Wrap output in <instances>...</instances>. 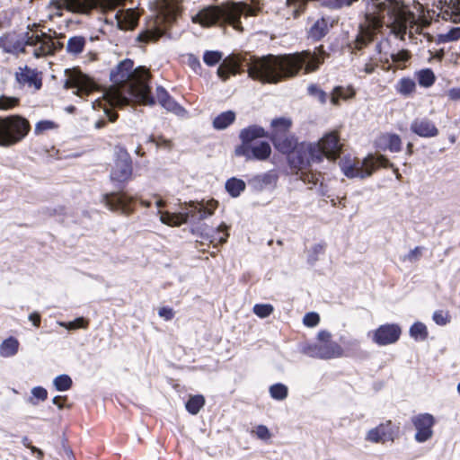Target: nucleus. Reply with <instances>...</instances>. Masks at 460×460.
<instances>
[{
	"label": "nucleus",
	"mask_w": 460,
	"mask_h": 460,
	"mask_svg": "<svg viewBox=\"0 0 460 460\" xmlns=\"http://www.w3.org/2000/svg\"><path fill=\"white\" fill-rule=\"evenodd\" d=\"M110 77L114 84L102 91L101 96L91 101L93 109L102 108L110 121H115L117 114L111 112L108 106L126 105L130 98H135L146 105L155 104L148 86V71L142 66L134 68L131 59L119 62L111 72Z\"/></svg>",
	"instance_id": "1"
},
{
	"label": "nucleus",
	"mask_w": 460,
	"mask_h": 460,
	"mask_svg": "<svg viewBox=\"0 0 460 460\" xmlns=\"http://www.w3.org/2000/svg\"><path fill=\"white\" fill-rule=\"evenodd\" d=\"M326 53L320 46L313 52L305 50L293 54L252 58L248 63V74L263 83H278L293 77L304 67L306 74L318 69L325 59Z\"/></svg>",
	"instance_id": "2"
},
{
	"label": "nucleus",
	"mask_w": 460,
	"mask_h": 460,
	"mask_svg": "<svg viewBox=\"0 0 460 460\" xmlns=\"http://www.w3.org/2000/svg\"><path fill=\"white\" fill-rule=\"evenodd\" d=\"M384 24L391 28L394 34L403 38L407 30L412 33L416 26L415 15L411 13L401 0H371L367 5L365 22L360 25L361 35L357 39V46L372 40L375 32Z\"/></svg>",
	"instance_id": "3"
},
{
	"label": "nucleus",
	"mask_w": 460,
	"mask_h": 460,
	"mask_svg": "<svg viewBox=\"0 0 460 460\" xmlns=\"http://www.w3.org/2000/svg\"><path fill=\"white\" fill-rule=\"evenodd\" d=\"M342 144L337 131L324 134L317 142L301 143L296 151V161L292 163L300 170L314 163H321L326 157L330 161H335L341 155Z\"/></svg>",
	"instance_id": "4"
},
{
	"label": "nucleus",
	"mask_w": 460,
	"mask_h": 460,
	"mask_svg": "<svg viewBox=\"0 0 460 460\" xmlns=\"http://www.w3.org/2000/svg\"><path fill=\"white\" fill-rule=\"evenodd\" d=\"M254 14V10L246 4L229 3L222 6H210L201 10L192 18L202 26H211L217 22L229 23L234 29L242 31L241 16Z\"/></svg>",
	"instance_id": "5"
},
{
	"label": "nucleus",
	"mask_w": 460,
	"mask_h": 460,
	"mask_svg": "<svg viewBox=\"0 0 460 460\" xmlns=\"http://www.w3.org/2000/svg\"><path fill=\"white\" fill-rule=\"evenodd\" d=\"M30 131V121L21 115L0 117V147L9 148L21 143Z\"/></svg>",
	"instance_id": "6"
},
{
	"label": "nucleus",
	"mask_w": 460,
	"mask_h": 460,
	"mask_svg": "<svg viewBox=\"0 0 460 460\" xmlns=\"http://www.w3.org/2000/svg\"><path fill=\"white\" fill-rule=\"evenodd\" d=\"M341 172L348 178L364 179L372 175L379 167L392 166L384 155H368L363 160L344 156L339 163Z\"/></svg>",
	"instance_id": "7"
},
{
	"label": "nucleus",
	"mask_w": 460,
	"mask_h": 460,
	"mask_svg": "<svg viewBox=\"0 0 460 460\" xmlns=\"http://www.w3.org/2000/svg\"><path fill=\"white\" fill-rule=\"evenodd\" d=\"M217 207L216 200H208L204 202H191L186 208L185 212L181 213H170V212H159L160 221L170 226H179L190 217L192 219L202 220L208 217L213 215L215 209Z\"/></svg>",
	"instance_id": "8"
},
{
	"label": "nucleus",
	"mask_w": 460,
	"mask_h": 460,
	"mask_svg": "<svg viewBox=\"0 0 460 460\" xmlns=\"http://www.w3.org/2000/svg\"><path fill=\"white\" fill-rule=\"evenodd\" d=\"M127 0H51L50 7L55 9V15L60 16L61 10L72 13H86L99 6L102 11H111L125 4Z\"/></svg>",
	"instance_id": "9"
},
{
	"label": "nucleus",
	"mask_w": 460,
	"mask_h": 460,
	"mask_svg": "<svg viewBox=\"0 0 460 460\" xmlns=\"http://www.w3.org/2000/svg\"><path fill=\"white\" fill-rule=\"evenodd\" d=\"M160 8L161 12L156 19L149 23L146 30L137 36L139 41L149 42L158 40L165 31L162 23L164 22H171L180 11L179 4L174 0H163Z\"/></svg>",
	"instance_id": "10"
},
{
	"label": "nucleus",
	"mask_w": 460,
	"mask_h": 460,
	"mask_svg": "<svg viewBox=\"0 0 460 460\" xmlns=\"http://www.w3.org/2000/svg\"><path fill=\"white\" fill-rule=\"evenodd\" d=\"M305 352L309 357L321 359L337 358L344 355L343 349L332 340V334L327 331H320L316 342L308 345Z\"/></svg>",
	"instance_id": "11"
},
{
	"label": "nucleus",
	"mask_w": 460,
	"mask_h": 460,
	"mask_svg": "<svg viewBox=\"0 0 460 460\" xmlns=\"http://www.w3.org/2000/svg\"><path fill=\"white\" fill-rule=\"evenodd\" d=\"M37 27L38 24L35 22L27 25L31 31L26 32L25 45V47L31 48V51L35 58L51 55L61 48V44L54 40L50 36L45 33L38 34L37 31H33Z\"/></svg>",
	"instance_id": "12"
},
{
	"label": "nucleus",
	"mask_w": 460,
	"mask_h": 460,
	"mask_svg": "<svg viewBox=\"0 0 460 460\" xmlns=\"http://www.w3.org/2000/svg\"><path fill=\"white\" fill-rule=\"evenodd\" d=\"M65 86L74 89V93L81 98L98 90L96 84L80 71H73L66 79Z\"/></svg>",
	"instance_id": "13"
},
{
	"label": "nucleus",
	"mask_w": 460,
	"mask_h": 460,
	"mask_svg": "<svg viewBox=\"0 0 460 460\" xmlns=\"http://www.w3.org/2000/svg\"><path fill=\"white\" fill-rule=\"evenodd\" d=\"M235 154L244 156L247 160L264 161L270 157L271 148L266 141L245 143L235 149Z\"/></svg>",
	"instance_id": "14"
},
{
	"label": "nucleus",
	"mask_w": 460,
	"mask_h": 460,
	"mask_svg": "<svg viewBox=\"0 0 460 460\" xmlns=\"http://www.w3.org/2000/svg\"><path fill=\"white\" fill-rule=\"evenodd\" d=\"M402 334L401 327L396 323H385L376 328L372 334V341L379 346L395 343Z\"/></svg>",
	"instance_id": "15"
},
{
	"label": "nucleus",
	"mask_w": 460,
	"mask_h": 460,
	"mask_svg": "<svg viewBox=\"0 0 460 460\" xmlns=\"http://www.w3.org/2000/svg\"><path fill=\"white\" fill-rule=\"evenodd\" d=\"M132 174V163L130 156L126 152L120 153L114 162L111 172V179L123 182L130 179Z\"/></svg>",
	"instance_id": "16"
},
{
	"label": "nucleus",
	"mask_w": 460,
	"mask_h": 460,
	"mask_svg": "<svg viewBox=\"0 0 460 460\" xmlns=\"http://www.w3.org/2000/svg\"><path fill=\"white\" fill-rule=\"evenodd\" d=\"M412 423L416 429L415 439L418 442H425L432 437L435 419L431 414H419L412 418Z\"/></svg>",
	"instance_id": "17"
},
{
	"label": "nucleus",
	"mask_w": 460,
	"mask_h": 460,
	"mask_svg": "<svg viewBox=\"0 0 460 460\" xmlns=\"http://www.w3.org/2000/svg\"><path fill=\"white\" fill-rule=\"evenodd\" d=\"M15 78L20 85L34 92L40 90L42 85L41 74L28 66L20 67L15 73Z\"/></svg>",
	"instance_id": "18"
},
{
	"label": "nucleus",
	"mask_w": 460,
	"mask_h": 460,
	"mask_svg": "<svg viewBox=\"0 0 460 460\" xmlns=\"http://www.w3.org/2000/svg\"><path fill=\"white\" fill-rule=\"evenodd\" d=\"M26 33L23 36L8 33L0 37V48L6 53L17 54L25 51Z\"/></svg>",
	"instance_id": "19"
},
{
	"label": "nucleus",
	"mask_w": 460,
	"mask_h": 460,
	"mask_svg": "<svg viewBox=\"0 0 460 460\" xmlns=\"http://www.w3.org/2000/svg\"><path fill=\"white\" fill-rule=\"evenodd\" d=\"M133 199L127 193L111 194L105 197V204L111 210L128 214L132 211Z\"/></svg>",
	"instance_id": "20"
},
{
	"label": "nucleus",
	"mask_w": 460,
	"mask_h": 460,
	"mask_svg": "<svg viewBox=\"0 0 460 460\" xmlns=\"http://www.w3.org/2000/svg\"><path fill=\"white\" fill-rule=\"evenodd\" d=\"M394 436L395 430L393 429L392 422L389 420L371 429L367 432L366 439L372 443H384L385 441H393Z\"/></svg>",
	"instance_id": "21"
},
{
	"label": "nucleus",
	"mask_w": 460,
	"mask_h": 460,
	"mask_svg": "<svg viewBox=\"0 0 460 460\" xmlns=\"http://www.w3.org/2000/svg\"><path fill=\"white\" fill-rule=\"evenodd\" d=\"M139 15L134 8L119 10L115 14L117 25L120 30H133L137 25Z\"/></svg>",
	"instance_id": "22"
},
{
	"label": "nucleus",
	"mask_w": 460,
	"mask_h": 460,
	"mask_svg": "<svg viewBox=\"0 0 460 460\" xmlns=\"http://www.w3.org/2000/svg\"><path fill=\"white\" fill-rule=\"evenodd\" d=\"M411 129L421 137H432L438 134V130L434 123L426 119H414L411 124Z\"/></svg>",
	"instance_id": "23"
},
{
	"label": "nucleus",
	"mask_w": 460,
	"mask_h": 460,
	"mask_svg": "<svg viewBox=\"0 0 460 460\" xmlns=\"http://www.w3.org/2000/svg\"><path fill=\"white\" fill-rule=\"evenodd\" d=\"M376 146L382 150L399 152L402 148V139L396 134L385 133L377 138Z\"/></svg>",
	"instance_id": "24"
},
{
	"label": "nucleus",
	"mask_w": 460,
	"mask_h": 460,
	"mask_svg": "<svg viewBox=\"0 0 460 460\" xmlns=\"http://www.w3.org/2000/svg\"><path fill=\"white\" fill-rule=\"evenodd\" d=\"M356 96V90L351 85L335 86L331 92V102L334 106H340L341 101H349Z\"/></svg>",
	"instance_id": "25"
},
{
	"label": "nucleus",
	"mask_w": 460,
	"mask_h": 460,
	"mask_svg": "<svg viewBox=\"0 0 460 460\" xmlns=\"http://www.w3.org/2000/svg\"><path fill=\"white\" fill-rule=\"evenodd\" d=\"M271 141L275 148L283 154H289L295 148L297 149L299 146V145L297 146L296 139L294 137V136L289 134L271 137Z\"/></svg>",
	"instance_id": "26"
},
{
	"label": "nucleus",
	"mask_w": 460,
	"mask_h": 460,
	"mask_svg": "<svg viewBox=\"0 0 460 460\" xmlns=\"http://www.w3.org/2000/svg\"><path fill=\"white\" fill-rule=\"evenodd\" d=\"M156 99L158 102L167 111L180 114L182 108L169 95L166 90L161 86L156 88Z\"/></svg>",
	"instance_id": "27"
},
{
	"label": "nucleus",
	"mask_w": 460,
	"mask_h": 460,
	"mask_svg": "<svg viewBox=\"0 0 460 460\" xmlns=\"http://www.w3.org/2000/svg\"><path fill=\"white\" fill-rule=\"evenodd\" d=\"M330 22L328 19L322 17L317 19L311 26L308 35L314 40H319L323 38L328 32Z\"/></svg>",
	"instance_id": "28"
},
{
	"label": "nucleus",
	"mask_w": 460,
	"mask_h": 460,
	"mask_svg": "<svg viewBox=\"0 0 460 460\" xmlns=\"http://www.w3.org/2000/svg\"><path fill=\"white\" fill-rule=\"evenodd\" d=\"M86 40L83 36H73L68 39L66 43V52L72 56L81 54L85 47Z\"/></svg>",
	"instance_id": "29"
},
{
	"label": "nucleus",
	"mask_w": 460,
	"mask_h": 460,
	"mask_svg": "<svg viewBox=\"0 0 460 460\" xmlns=\"http://www.w3.org/2000/svg\"><path fill=\"white\" fill-rule=\"evenodd\" d=\"M19 341L14 337H9L0 344V356L9 358L14 356L18 352Z\"/></svg>",
	"instance_id": "30"
},
{
	"label": "nucleus",
	"mask_w": 460,
	"mask_h": 460,
	"mask_svg": "<svg viewBox=\"0 0 460 460\" xmlns=\"http://www.w3.org/2000/svg\"><path fill=\"white\" fill-rule=\"evenodd\" d=\"M265 136V131L262 128L258 126H251L243 128L240 133V137L243 144L252 143V141L258 137Z\"/></svg>",
	"instance_id": "31"
},
{
	"label": "nucleus",
	"mask_w": 460,
	"mask_h": 460,
	"mask_svg": "<svg viewBox=\"0 0 460 460\" xmlns=\"http://www.w3.org/2000/svg\"><path fill=\"white\" fill-rule=\"evenodd\" d=\"M291 120L287 118H279L271 121V137L283 136L288 134V130L291 127Z\"/></svg>",
	"instance_id": "32"
},
{
	"label": "nucleus",
	"mask_w": 460,
	"mask_h": 460,
	"mask_svg": "<svg viewBox=\"0 0 460 460\" xmlns=\"http://www.w3.org/2000/svg\"><path fill=\"white\" fill-rule=\"evenodd\" d=\"M395 90L401 95L409 96L415 92L416 84L413 79L403 77L395 84Z\"/></svg>",
	"instance_id": "33"
},
{
	"label": "nucleus",
	"mask_w": 460,
	"mask_h": 460,
	"mask_svg": "<svg viewBox=\"0 0 460 460\" xmlns=\"http://www.w3.org/2000/svg\"><path fill=\"white\" fill-rule=\"evenodd\" d=\"M234 112L227 111L220 113L214 119L213 126L217 129H225L234 121Z\"/></svg>",
	"instance_id": "34"
},
{
	"label": "nucleus",
	"mask_w": 460,
	"mask_h": 460,
	"mask_svg": "<svg viewBox=\"0 0 460 460\" xmlns=\"http://www.w3.org/2000/svg\"><path fill=\"white\" fill-rule=\"evenodd\" d=\"M415 77L419 84L422 87H430L436 80L435 74L429 68L421 69L415 73Z\"/></svg>",
	"instance_id": "35"
},
{
	"label": "nucleus",
	"mask_w": 460,
	"mask_h": 460,
	"mask_svg": "<svg viewBox=\"0 0 460 460\" xmlns=\"http://www.w3.org/2000/svg\"><path fill=\"white\" fill-rule=\"evenodd\" d=\"M245 182L237 178H231L226 182V189L227 192L234 198L240 196L245 189Z\"/></svg>",
	"instance_id": "36"
},
{
	"label": "nucleus",
	"mask_w": 460,
	"mask_h": 460,
	"mask_svg": "<svg viewBox=\"0 0 460 460\" xmlns=\"http://www.w3.org/2000/svg\"><path fill=\"white\" fill-rule=\"evenodd\" d=\"M238 65L234 61H226L225 60L217 69L218 76L226 80L230 75H235L237 73Z\"/></svg>",
	"instance_id": "37"
},
{
	"label": "nucleus",
	"mask_w": 460,
	"mask_h": 460,
	"mask_svg": "<svg viewBox=\"0 0 460 460\" xmlns=\"http://www.w3.org/2000/svg\"><path fill=\"white\" fill-rule=\"evenodd\" d=\"M410 336L415 341H424L428 337V330L424 323H414L409 330Z\"/></svg>",
	"instance_id": "38"
},
{
	"label": "nucleus",
	"mask_w": 460,
	"mask_h": 460,
	"mask_svg": "<svg viewBox=\"0 0 460 460\" xmlns=\"http://www.w3.org/2000/svg\"><path fill=\"white\" fill-rule=\"evenodd\" d=\"M205 404V398L202 395L191 396L186 402V410L192 415L197 414Z\"/></svg>",
	"instance_id": "39"
},
{
	"label": "nucleus",
	"mask_w": 460,
	"mask_h": 460,
	"mask_svg": "<svg viewBox=\"0 0 460 460\" xmlns=\"http://www.w3.org/2000/svg\"><path fill=\"white\" fill-rule=\"evenodd\" d=\"M72 379L67 375H59L53 380V385L55 388L59 392L67 391L72 386Z\"/></svg>",
	"instance_id": "40"
},
{
	"label": "nucleus",
	"mask_w": 460,
	"mask_h": 460,
	"mask_svg": "<svg viewBox=\"0 0 460 460\" xmlns=\"http://www.w3.org/2000/svg\"><path fill=\"white\" fill-rule=\"evenodd\" d=\"M270 396L275 400H284L288 396V387L283 384H275L270 387Z\"/></svg>",
	"instance_id": "41"
},
{
	"label": "nucleus",
	"mask_w": 460,
	"mask_h": 460,
	"mask_svg": "<svg viewBox=\"0 0 460 460\" xmlns=\"http://www.w3.org/2000/svg\"><path fill=\"white\" fill-rule=\"evenodd\" d=\"M223 58V54L219 51L208 50L203 55V61L208 66L218 64Z\"/></svg>",
	"instance_id": "42"
},
{
	"label": "nucleus",
	"mask_w": 460,
	"mask_h": 460,
	"mask_svg": "<svg viewBox=\"0 0 460 460\" xmlns=\"http://www.w3.org/2000/svg\"><path fill=\"white\" fill-rule=\"evenodd\" d=\"M228 238L227 233V226L224 223L218 226L217 228L216 234L212 236L210 240L211 243L217 242L218 243H224L226 242Z\"/></svg>",
	"instance_id": "43"
},
{
	"label": "nucleus",
	"mask_w": 460,
	"mask_h": 460,
	"mask_svg": "<svg viewBox=\"0 0 460 460\" xmlns=\"http://www.w3.org/2000/svg\"><path fill=\"white\" fill-rule=\"evenodd\" d=\"M273 310V306L270 304H256L253 306V313L260 318L270 316Z\"/></svg>",
	"instance_id": "44"
},
{
	"label": "nucleus",
	"mask_w": 460,
	"mask_h": 460,
	"mask_svg": "<svg viewBox=\"0 0 460 460\" xmlns=\"http://www.w3.org/2000/svg\"><path fill=\"white\" fill-rule=\"evenodd\" d=\"M19 98L2 95L0 96V110L8 111L15 108L19 104Z\"/></svg>",
	"instance_id": "45"
},
{
	"label": "nucleus",
	"mask_w": 460,
	"mask_h": 460,
	"mask_svg": "<svg viewBox=\"0 0 460 460\" xmlns=\"http://www.w3.org/2000/svg\"><path fill=\"white\" fill-rule=\"evenodd\" d=\"M308 93L319 100L321 103H325L327 101L326 93L319 88L316 84H310L307 87Z\"/></svg>",
	"instance_id": "46"
},
{
	"label": "nucleus",
	"mask_w": 460,
	"mask_h": 460,
	"mask_svg": "<svg viewBox=\"0 0 460 460\" xmlns=\"http://www.w3.org/2000/svg\"><path fill=\"white\" fill-rule=\"evenodd\" d=\"M439 39L443 42H449L460 39V27H455L448 31L439 35Z\"/></svg>",
	"instance_id": "47"
},
{
	"label": "nucleus",
	"mask_w": 460,
	"mask_h": 460,
	"mask_svg": "<svg viewBox=\"0 0 460 460\" xmlns=\"http://www.w3.org/2000/svg\"><path fill=\"white\" fill-rule=\"evenodd\" d=\"M447 10L454 22H460V0L452 2Z\"/></svg>",
	"instance_id": "48"
},
{
	"label": "nucleus",
	"mask_w": 460,
	"mask_h": 460,
	"mask_svg": "<svg viewBox=\"0 0 460 460\" xmlns=\"http://www.w3.org/2000/svg\"><path fill=\"white\" fill-rule=\"evenodd\" d=\"M87 324L88 323L83 317L76 318L75 320L69 323H59V325L68 330H75L77 328L84 329L87 327Z\"/></svg>",
	"instance_id": "49"
},
{
	"label": "nucleus",
	"mask_w": 460,
	"mask_h": 460,
	"mask_svg": "<svg viewBox=\"0 0 460 460\" xmlns=\"http://www.w3.org/2000/svg\"><path fill=\"white\" fill-rule=\"evenodd\" d=\"M56 128V124L51 120H40L34 128L35 134L39 135L47 130H50Z\"/></svg>",
	"instance_id": "50"
},
{
	"label": "nucleus",
	"mask_w": 460,
	"mask_h": 460,
	"mask_svg": "<svg viewBox=\"0 0 460 460\" xmlns=\"http://www.w3.org/2000/svg\"><path fill=\"white\" fill-rule=\"evenodd\" d=\"M432 318H433V321L438 325H441V326L446 325L450 321V316H449L448 313L441 311V310L434 312Z\"/></svg>",
	"instance_id": "51"
},
{
	"label": "nucleus",
	"mask_w": 460,
	"mask_h": 460,
	"mask_svg": "<svg viewBox=\"0 0 460 460\" xmlns=\"http://www.w3.org/2000/svg\"><path fill=\"white\" fill-rule=\"evenodd\" d=\"M319 314L314 312L305 314L303 318V323L307 327H314L319 323Z\"/></svg>",
	"instance_id": "52"
},
{
	"label": "nucleus",
	"mask_w": 460,
	"mask_h": 460,
	"mask_svg": "<svg viewBox=\"0 0 460 460\" xmlns=\"http://www.w3.org/2000/svg\"><path fill=\"white\" fill-rule=\"evenodd\" d=\"M391 58L394 63L406 62L410 58V54L407 50H400L397 53L392 54Z\"/></svg>",
	"instance_id": "53"
},
{
	"label": "nucleus",
	"mask_w": 460,
	"mask_h": 460,
	"mask_svg": "<svg viewBox=\"0 0 460 460\" xmlns=\"http://www.w3.org/2000/svg\"><path fill=\"white\" fill-rule=\"evenodd\" d=\"M31 394L34 398H37L40 401H45L48 397L47 390L41 386L33 387L31 389Z\"/></svg>",
	"instance_id": "54"
},
{
	"label": "nucleus",
	"mask_w": 460,
	"mask_h": 460,
	"mask_svg": "<svg viewBox=\"0 0 460 460\" xmlns=\"http://www.w3.org/2000/svg\"><path fill=\"white\" fill-rule=\"evenodd\" d=\"M255 433L257 437L261 440H268L270 438V432L269 429L264 425H259L256 428Z\"/></svg>",
	"instance_id": "55"
},
{
	"label": "nucleus",
	"mask_w": 460,
	"mask_h": 460,
	"mask_svg": "<svg viewBox=\"0 0 460 460\" xmlns=\"http://www.w3.org/2000/svg\"><path fill=\"white\" fill-rule=\"evenodd\" d=\"M158 314L160 317L164 318V320L169 321L173 318L174 312L171 307L164 306L159 309Z\"/></svg>",
	"instance_id": "56"
},
{
	"label": "nucleus",
	"mask_w": 460,
	"mask_h": 460,
	"mask_svg": "<svg viewBox=\"0 0 460 460\" xmlns=\"http://www.w3.org/2000/svg\"><path fill=\"white\" fill-rule=\"evenodd\" d=\"M319 177L320 175H316V174H308L306 172H301V179L305 181V182H312L314 184H316L319 181Z\"/></svg>",
	"instance_id": "57"
},
{
	"label": "nucleus",
	"mask_w": 460,
	"mask_h": 460,
	"mask_svg": "<svg viewBox=\"0 0 460 460\" xmlns=\"http://www.w3.org/2000/svg\"><path fill=\"white\" fill-rule=\"evenodd\" d=\"M447 96L451 101L460 100V87L449 89L447 92Z\"/></svg>",
	"instance_id": "58"
},
{
	"label": "nucleus",
	"mask_w": 460,
	"mask_h": 460,
	"mask_svg": "<svg viewBox=\"0 0 460 460\" xmlns=\"http://www.w3.org/2000/svg\"><path fill=\"white\" fill-rule=\"evenodd\" d=\"M29 320L32 322L34 326L39 327L40 323V315L38 313H32L29 315Z\"/></svg>",
	"instance_id": "59"
},
{
	"label": "nucleus",
	"mask_w": 460,
	"mask_h": 460,
	"mask_svg": "<svg viewBox=\"0 0 460 460\" xmlns=\"http://www.w3.org/2000/svg\"><path fill=\"white\" fill-rule=\"evenodd\" d=\"M376 67V64H375L373 62H368V63L365 64L363 71L366 74L370 75V74L374 73Z\"/></svg>",
	"instance_id": "60"
},
{
	"label": "nucleus",
	"mask_w": 460,
	"mask_h": 460,
	"mask_svg": "<svg viewBox=\"0 0 460 460\" xmlns=\"http://www.w3.org/2000/svg\"><path fill=\"white\" fill-rule=\"evenodd\" d=\"M189 64L193 69H196L200 66L199 59L192 55L189 57Z\"/></svg>",
	"instance_id": "61"
},
{
	"label": "nucleus",
	"mask_w": 460,
	"mask_h": 460,
	"mask_svg": "<svg viewBox=\"0 0 460 460\" xmlns=\"http://www.w3.org/2000/svg\"><path fill=\"white\" fill-rule=\"evenodd\" d=\"M420 253V250L419 247H415L413 250H411L409 254L407 255L409 260H411L413 258H417Z\"/></svg>",
	"instance_id": "62"
},
{
	"label": "nucleus",
	"mask_w": 460,
	"mask_h": 460,
	"mask_svg": "<svg viewBox=\"0 0 460 460\" xmlns=\"http://www.w3.org/2000/svg\"><path fill=\"white\" fill-rule=\"evenodd\" d=\"M60 400H61V396H55L52 399V402L54 404H56L59 409H62L63 408V404L60 402Z\"/></svg>",
	"instance_id": "63"
},
{
	"label": "nucleus",
	"mask_w": 460,
	"mask_h": 460,
	"mask_svg": "<svg viewBox=\"0 0 460 460\" xmlns=\"http://www.w3.org/2000/svg\"><path fill=\"white\" fill-rule=\"evenodd\" d=\"M104 125H105V121H104V120H102V119H100V120H97V121L95 122L94 127H95V128L100 129V128H103V127H104Z\"/></svg>",
	"instance_id": "64"
}]
</instances>
